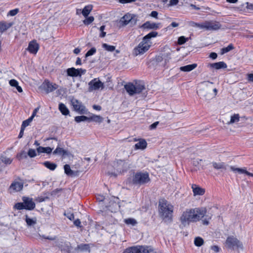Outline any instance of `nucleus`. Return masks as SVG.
Wrapping results in <instances>:
<instances>
[{"mask_svg": "<svg viewBox=\"0 0 253 253\" xmlns=\"http://www.w3.org/2000/svg\"><path fill=\"white\" fill-rule=\"evenodd\" d=\"M9 84L12 86L16 87L18 84V82L14 79L10 80L9 82Z\"/></svg>", "mask_w": 253, "mask_h": 253, "instance_id": "864d4df0", "label": "nucleus"}, {"mask_svg": "<svg viewBox=\"0 0 253 253\" xmlns=\"http://www.w3.org/2000/svg\"><path fill=\"white\" fill-rule=\"evenodd\" d=\"M96 51V49L95 47H92L90 49H89L85 54V58L90 56L91 55H93Z\"/></svg>", "mask_w": 253, "mask_h": 253, "instance_id": "49530a36", "label": "nucleus"}, {"mask_svg": "<svg viewBox=\"0 0 253 253\" xmlns=\"http://www.w3.org/2000/svg\"><path fill=\"white\" fill-rule=\"evenodd\" d=\"M131 164L128 161L118 160L114 162L113 167L118 173H123L127 171L130 168Z\"/></svg>", "mask_w": 253, "mask_h": 253, "instance_id": "0eeeda50", "label": "nucleus"}, {"mask_svg": "<svg viewBox=\"0 0 253 253\" xmlns=\"http://www.w3.org/2000/svg\"><path fill=\"white\" fill-rule=\"evenodd\" d=\"M0 161L5 165H9L12 163V160L4 156L0 157Z\"/></svg>", "mask_w": 253, "mask_h": 253, "instance_id": "f704fd0d", "label": "nucleus"}, {"mask_svg": "<svg viewBox=\"0 0 253 253\" xmlns=\"http://www.w3.org/2000/svg\"><path fill=\"white\" fill-rule=\"evenodd\" d=\"M158 13L156 11H152L150 14V16L152 17L158 19Z\"/></svg>", "mask_w": 253, "mask_h": 253, "instance_id": "bf43d9fd", "label": "nucleus"}, {"mask_svg": "<svg viewBox=\"0 0 253 253\" xmlns=\"http://www.w3.org/2000/svg\"><path fill=\"white\" fill-rule=\"evenodd\" d=\"M43 238L45 239H48L49 240H54L55 239V237H50V236H46L45 235L41 236Z\"/></svg>", "mask_w": 253, "mask_h": 253, "instance_id": "e2e57ef3", "label": "nucleus"}, {"mask_svg": "<svg viewBox=\"0 0 253 253\" xmlns=\"http://www.w3.org/2000/svg\"><path fill=\"white\" fill-rule=\"evenodd\" d=\"M92 9V6L91 5H88L85 6L83 9L82 13L83 16L85 17H87Z\"/></svg>", "mask_w": 253, "mask_h": 253, "instance_id": "c756f323", "label": "nucleus"}, {"mask_svg": "<svg viewBox=\"0 0 253 253\" xmlns=\"http://www.w3.org/2000/svg\"><path fill=\"white\" fill-rule=\"evenodd\" d=\"M88 85L89 90H97L100 88L102 89L104 87V84L97 78H95L90 81Z\"/></svg>", "mask_w": 253, "mask_h": 253, "instance_id": "9b49d317", "label": "nucleus"}, {"mask_svg": "<svg viewBox=\"0 0 253 253\" xmlns=\"http://www.w3.org/2000/svg\"><path fill=\"white\" fill-rule=\"evenodd\" d=\"M162 59H164V65H166L169 62V60L171 59L170 54V53H166L162 54Z\"/></svg>", "mask_w": 253, "mask_h": 253, "instance_id": "c9c22d12", "label": "nucleus"}, {"mask_svg": "<svg viewBox=\"0 0 253 253\" xmlns=\"http://www.w3.org/2000/svg\"><path fill=\"white\" fill-rule=\"evenodd\" d=\"M192 191L194 196L197 195H203L205 193V190L196 184H192Z\"/></svg>", "mask_w": 253, "mask_h": 253, "instance_id": "dca6fc26", "label": "nucleus"}, {"mask_svg": "<svg viewBox=\"0 0 253 253\" xmlns=\"http://www.w3.org/2000/svg\"><path fill=\"white\" fill-rule=\"evenodd\" d=\"M89 118L85 116H76L75 118V121L77 123H80L81 122H84L85 121L89 120Z\"/></svg>", "mask_w": 253, "mask_h": 253, "instance_id": "e433bc0d", "label": "nucleus"}, {"mask_svg": "<svg viewBox=\"0 0 253 253\" xmlns=\"http://www.w3.org/2000/svg\"><path fill=\"white\" fill-rule=\"evenodd\" d=\"M208 67L211 68H214L216 70L220 69H225L227 66L226 64L223 61H220L216 63H211L208 65Z\"/></svg>", "mask_w": 253, "mask_h": 253, "instance_id": "f3484780", "label": "nucleus"}, {"mask_svg": "<svg viewBox=\"0 0 253 253\" xmlns=\"http://www.w3.org/2000/svg\"><path fill=\"white\" fill-rule=\"evenodd\" d=\"M67 74L68 76L70 77H76L80 75L78 69H76L74 67L68 68L67 70Z\"/></svg>", "mask_w": 253, "mask_h": 253, "instance_id": "4be33fe9", "label": "nucleus"}, {"mask_svg": "<svg viewBox=\"0 0 253 253\" xmlns=\"http://www.w3.org/2000/svg\"><path fill=\"white\" fill-rule=\"evenodd\" d=\"M230 169L234 172H238L239 173H245L249 176L253 177V173L246 170L245 169L235 168L233 166L230 167Z\"/></svg>", "mask_w": 253, "mask_h": 253, "instance_id": "aec40b11", "label": "nucleus"}, {"mask_svg": "<svg viewBox=\"0 0 253 253\" xmlns=\"http://www.w3.org/2000/svg\"><path fill=\"white\" fill-rule=\"evenodd\" d=\"M79 71V73L80 74V75L79 76V77H81L82 75H84L86 72V70L83 69L82 68L78 69Z\"/></svg>", "mask_w": 253, "mask_h": 253, "instance_id": "680f3d73", "label": "nucleus"}, {"mask_svg": "<svg viewBox=\"0 0 253 253\" xmlns=\"http://www.w3.org/2000/svg\"><path fill=\"white\" fill-rule=\"evenodd\" d=\"M159 24L147 21L144 23L142 27L144 29H159Z\"/></svg>", "mask_w": 253, "mask_h": 253, "instance_id": "a211bd4d", "label": "nucleus"}, {"mask_svg": "<svg viewBox=\"0 0 253 253\" xmlns=\"http://www.w3.org/2000/svg\"><path fill=\"white\" fill-rule=\"evenodd\" d=\"M86 18L83 21V23L85 25H88L91 24L94 20L93 16H89L86 17Z\"/></svg>", "mask_w": 253, "mask_h": 253, "instance_id": "c03bdc74", "label": "nucleus"}, {"mask_svg": "<svg viewBox=\"0 0 253 253\" xmlns=\"http://www.w3.org/2000/svg\"><path fill=\"white\" fill-rule=\"evenodd\" d=\"M53 154H66V151L62 148L57 147L56 149L53 151Z\"/></svg>", "mask_w": 253, "mask_h": 253, "instance_id": "37998d69", "label": "nucleus"}, {"mask_svg": "<svg viewBox=\"0 0 253 253\" xmlns=\"http://www.w3.org/2000/svg\"><path fill=\"white\" fill-rule=\"evenodd\" d=\"M23 188V183L18 181H13L10 185L8 191L10 193L20 191Z\"/></svg>", "mask_w": 253, "mask_h": 253, "instance_id": "f8f14e48", "label": "nucleus"}, {"mask_svg": "<svg viewBox=\"0 0 253 253\" xmlns=\"http://www.w3.org/2000/svg\"><path fill=\"white\" fill-rule=\"evenodd\" d=\"M203 243L204 240L202 238L198 237L195 238L194 244L196 246L200 247L203 244Z\"/></svg>", "mask_w": 253, "mask_h": 253, "instance_id": "ea45409f", "label": "nucleus"}, {"mask_svg": "<svg viewBox=\"0 0 253 253\" xmlns=\"http://www.w3.org/2000/svg\"><path fill=\"white\" fill-rule=\"evenodd\" d=\"M76 250H79L81 251L87 252L88 253L90 252V247L88 244H81L80 245H78L76 248Z\"/></svg>", "mask_w": 253, "mask_h": 253, "instance_id": "a878e982", "label": "nucleus"}, {"mask_svg": "<svg viewBox=\"0 0 253 253\" xmlns=\"http://www.w3.org/2000/svg\"><path fill=\"white\" fill-rule=\"evenodd\" d=\"M89 118V120H92L93 121H94V122H97V123H101L103 121L102 117H101L100 116L95 115L92 116L90 118Z\"/></svg>", "mask_w": 253, "mask_h": 253, "instance_id": "58836bf2", "label": "nucleus"}, {"mask_svg": "<svg viewBox=\"0 0 253 253\" xmlns=\"http://www.w3.org/2000/svg\"><path fill=\"white\" fill-rule=\"evenodd\" d=\"M206 26H207L206 21H205V22L202 23H198L197 27H199V28H200L201 29L206 30Z\"/></svg>", "mask_w": 253, "mask_h": 253, "instance_id": "5fc2aeb1", "label": "nucleus"}, {"mask_svg": "<svg viewBox=\"0 0 253 253\" xmlns=\"http://www.w3.org/2000/svg\"><path fill=\"white\" fill-rule=\"evenodd\" d=\"M206 212V209L203 208L186 209L179 217L180 226L186 227L191 222L200 221L205 216Z\"/></svg>", "mask_w": 253, "mask_h": 253, "instance_id": "f257e3e1", "label": "nucleus"}, {"mask_svg": "<svg viewBox=\"0 0 253 253\" xmlns=\"http://www.w3.org/2000/svg\"><path fill=\"white\" fill-rule=\"evenodd\" d=\"M158 124H159L158 122H156L152 124L150 126V128L151 129H154V128H155L157 127V125H158Z\"/></svg>", "mask_w": 253, "mask_h": 253, "instance_id": "338daca9", "label": "nucleus"}, {"mask_svg": "<svg viewBox=\"0 0 253 253\" xmlns=\"http://www.w3.org/2000/svg\"><path fill=\"white\" fill-rule=\"evenodd\" d=\"M217 55L215 52H211L210 54V57L212 59H215L217 58Z\"/></svg>", "mask_w": 253, "mask_h": 253, "instance_id": "0e129e2a", "label": "nucleus"}, {"mask_svg": "<svg viewBox=\"0 0 253 253\" xmlns=\"http://www.w3.org/2000/svg\"><path fill=\"white\" fill-rule=\"evenodd\" d=\"M102 47L106 50L108 51L112 52L115 50V46L113 45H108L107 43H103Z\"/></svg>", "mask_w": 253, "mask_h": 253, "instance_id": "a19ab883", "label": "nucleus"}, {"mask_svg": "<svg viewBox=\"0 0 253 253\" xmlns=\"http://www.w3.org/2000/svg\"><path fill=\"white\" fill-rule=\"evenodd\" d=\"M71 103L74 110L79 113L84 114L86 112L85 107L82 104V103L76 99H72Z\"/></svg>", "mask_w": 253, "mask_h": 253, "instance_id": "9d476101", "label": "nucleus"}, {"mask_svg": "<svg viewBox=\"0 0 253 253\" xmlns=\"http://www.w3.org/2000/svg\"><path fill=\"white\" fill-rule=\"evenodd\" d=\"M144 253H157L151 246H145Z\"/></svg>", "mask_w": 253, "mask_h": 253, "instance_id": "09e8293b", "label": "nucleus"}, {"mask_svg": "<svg viewBox=\"0 0 253 253\" xmlns=\"http://www.w3.org/2000/svg\"><path fill=\"white\" fill-rule=\"evenodd\" d=\"M212 167L215 169L219 170V169H224L226 170L227 169V165H225V164L223 162H212L211 163Z\"/></svg>", "mask_w": 253, "mask_h": 253, "instance_id": "b1692460", "label": "nucleus"}, {"mask_svg": "<svg viewBox=\"0 0 253 253\" xmlns=\"http://www.w3.org/2000/svg\"><path fill=\"white\" fill-rule=\"evenodd\" d=\"M135 15L127 13L125 14L120 20V23L123 26H125L131 23L135 24L136 22V18Z\"/></svg>", "mask_w": 253, "mask_h": 253, "instance_id": "1a4fd4ad", "label": "nucleus"}, {"mask_svg": "<svg viewBox=\"0 0 253 253\" xmlns=\"http://www.w3.org/2000/svg\"><path fill=\"white\" fill-rule=\"evenodd\" d=\"M150 181L149 173L147 172H136L134 173L129 182L135 186H141L148 183Z\"/></svg>", "mask_w": 253, "mask_h": 253, "instance_id": "7ed1b4c3", "label": "nucleus"}, {"mask_svg": "<svg viewBox=\"0 0 253 253\" xmlns=\"http://www.w3.org/2000/svg\"><path fill=\"white\" fill-rule=\"evenodd\" d=\"M19 10L18 8H15L12 10H10L7 16H14L16 15L19 12Z\"/></svg>", "mask_w": 253, "mask_h": 253, "instance_id": "de8ad7c7", "label": "nucleus"}, {"mask_svg": "<svg viewBox=\"0 0 253 253\" xmlns=\"http://www.w3.org/2000/svg\"><path fill=\"white\" fill-rule=\"evenodd\" d=\"M247 8L249 9L253 10V3H247Z\"/></svg>", "mask_w": 253, "mask_h": 253, "instance_id": "774afa93", "label": "nucleus"}, {"mask_svg": "<svg viewBox=\"0 0 253 253\" xmlns=\"http://www.w3.org/2000/svg\"><path fill=\"white\" fill-rule=\"evenodd\" d=\"M240 120V116L238 114H235L231 117L230 121L227 123V124H232L235 123H237Z\"/></svg>", "mask_w": 253, "mask_h": 253, "instance_id": "473e14b6", "label": "nucleus"}, {"mask_svg": "<svg viewBox=\"0 0 253 253\" xmlns=\"http://www.w3.org/2000/svg\"><path fill=\"white\" fill-rule=\"evenodd\" d=\"M136 0H119V2L121 3H127L135 1Z\"/></svg>", "mask_w": 253, "mask_h": 253, "instance_id": "13d9d810", "label": "nucleus"}, {"mask_svg": "<svg viewBox=\"0 0 253 253\" xmlns=\"http://www.w3.org/2000/svg\"><path fill=\"white\" fill-rule=\"evenodd\" d=\"M46 88L45 89L47 93L52 92L58 88V85L56 84H52L48 81H45Z\"/></svg>", "mask_w": 253, "mask_h": 253, "instance_id": "6ab92c4d", "label": "nucleus"}, {"mask_svg": "<svg viewBox=\"0 0 253 253\" xmlns=\"http://www.w3.org/2000/svg\"><path fill=\"white\" fill-rule=\"evenodd\" d=\"M25 220L28 226H34L36 224L37 219L36 217L30 218L28 215H25Z\"/></svg>", "mask_w": 253, "mask_h": 253, "instance_id": "412c9836", "label": "nucleus"}, {"mask_svg": "<svg viewBox=\"0 0 253 253\" xmlns=\"http://www.w3.org/2000/svg\"><path fill=\"white\" fill-rule=\"evenodd\" d=\"M211 249L215 253H218L219 251V248L217 246H211Z\"/></svg>", "mask_w": 253, "mask_h": 253, "instance_id": "4d7b16f0", "label": "nucleus"}, {"mask_svg": "<svg viewBox=\"0 0 253 253\" xmlns=\"http://www.w3.org/2000/svg\"><path fill=\"white\" fill-rule=\"evenodd\" d=\"M43 165L47 169L51 170H54L57 167V165L53 163H51L49 161L44 162Z\"/></svg>", "mask_w": 253, "mask_h": 253, "instance_id": "7c9ffc66", "label": "nucleus"}, {"mask_svg": "<svg viewBox=\"0 0 253 253\" xmlns=\"http://www.w3.org/2000/svg\"><path fill=\"white\" fill-rule=\"evenodd\" d=\"M59 110L63 115L66 116L69 114V109L66 105L62 103H60L59 104Z\"/></svg>", "mask_w": 253, "mask_h": 253, "instance_id": "bb28decb", "label": "nucleus"}, {"mask_svg": "<svg viewBox=\"0 0 253 253\" xmlns=\"http://www.w3.org/2000/svg\"><path fill=\"white\" fill-rule=\"evenodd\" d=\"M74 224L76 226L81 227V222L80 219H79L75 220L74 222Z\"/></svg>", "mask_w": 253, "mask_h": 253, "instance_id": "052dcab7", "label": "nucleus"}, {"mask_svg": "<svg viewBox=\"0 0 253 253\" xmlns=\"http://www.w3.org/2000/svg\"><path fill=\"white\" fill-rule=\"evenodd\" d=\"M150 42H146L143 40L133 50V54L135 56L143 54L149 50L151 46Z\"/></svg>", "mask_w": 253, "mask_h": 253, "instance_id": "6e6552de", "label": "nucleus"}, {"mask_svg": "<svg viewBox=\"0 0 253 253\" xmlns=\"http://www.w3.org/2000/svg\"><path fill=\"white\" fill-rule=\"evenodd\" d=\"M147 142L144 139H142L135 144V147L136 149H144L147 146Z\"/></svg>", "mask_w": 253, "mask_h": 253, "instance_id": "cd10ccee", "label": "nucleus"}, {"mask_svg": "<svg viewBox=\"0 0 253 253\" xmlns=\"http://www.w3.org/2000/svg\"><path fill=\"white\" fill-rule=\"evenodd\" d=\"M225 246L233 250H243V246L242 243L236 237L229 236L227 237L225 241Z\"/></svg>", "mask_w": 253, "mask_h": 253, "instance_id": "39448f33", "label": "nucleus"}, {"mask_svg": "<svg viewBox=\"0 0 253 253\" xmlns=\"http://www.w3.org/2000/svg\"><path fill=\"white\" fill-rule=\"evenodd\" d=\"M145 246H136L126 248L123 253H144Z\"/></svg>", "mask_w": 253, "mask_h": 253, "instance_id": "ddd939ff", "label": "nucleus"}, {"mask_svg": "<svg viewBox=\"0 0 253 253\" xmlns=\"http://www.w3.org/2000/svg\"><path fill=\"white\" fill-rule=\"evenodd\" d=\"M12 23H7L4 21L0 22V33H2L12 26Z\"/></svg>", "mask_w": 253, "mask_h": 253, "instance_id": "5701e85b", "label": "nucleus"}, {"mask_svg": "<svg viewBox=\"0 0 253 253\" xmlns=\"http://www.w3.org/2000/svg\"><path fill=\"white\" fill-rule=\"evenodd\" d=\"M28 156L31 158L35 157L36 156V152L34 149H30L28 152Z\"/></svg>", "mask_w": 253, "mask_h": 253, "instance_id": "3c124183", "label": "nucleus"}, {"mask_svg": "<svg viewBox=\"0 0 253 253\" xmlns=\"http://www.w3.org/2000/svg\"><path fill=\"white\" fill-rule=\"evenodd\" d=\"M22 200L23 203H16L14 205V208L18 210L25 209L29 211L33 210L35 208L36 204L32 198L23 197Z\"/></svg>", "mask_w": 253, "mask_h": 253, "instance_id": "20e7f679", "label": "nucleus"}, {"mask_svg": "<svg viewBox=\"0 0 253 253\" xmlns=\"http://www.w3.org/2000/svg\"><path fill=\"white\" fill-rule=\"evenodd\" d=\"M188 40L187 38H185L184 36H181L178 38V43L179 44H183L185 43Z\"/></svg>", "mask_w": 253, "mask_h": 253, "instance_id": "8fccbe9b", "label": "nucleus"}, {"mask_svg": "<svg viewBox=\"0 0 253 253\" xmlns=\"http://www.w3.org/2000/svg\"><path fill=\"white\" fill-rule=\"evenodd\" d=\"M206 30L214 31L219 29L221 25L219 22L215 21H206Z\"/></svg>", "mask_w": 253, "mask_h": 253, "instance_id": "4468645a", "label": "nucleus"}, {"mask_svg": "<svg viewBox=\"0 0 253 253\" xmlns=\"http://www.w3.org/2000/svg\"><path fill=\"white\" fill-rule=\"evenodd\" d=\"M248 80L249 82H253V74H249L248 75Z\"/></svg>", "mask_w": 253, "mask_h": 253, "instance_id": "69168bd1", "label": "nucleus"}, {"mask_svg": "<svg viewBox=\"0 0 253 253\" xmlns=\"http://www.w3.org/2000/svg\"><path fill=\"white\" fill-rule=\"evenodd\" d=\"M178 0H170L169 2V6H173L176 5L178 3Z\"/></svg>", "mask_w": 253, "mask_h": 253, "instance_id": "6e6d98bb", "label": "nucleus"}, {"mask_svg": "<svg viewBox=\"0 0 253 253\" xmlns=\"http://www.w3.org/2000/svg\"><path fill=\"white\" fill-rule=\"evenodd\" d=\"M125 88L127 92L132 96L141 92L145 89V86L141 84L136 83L135 84H133L132 83H128L125 85Z\"/></svg>", "mask_w": 253, "mask_h": 253, "instance_id": "423d86ee", "label": "nucleus"}, {"mask_svg": "<svg viewBox=\"0 0 253 253\" xmlns=\"http://www.w3.org/2000/svg\"><path fill=\"white\" fill-rule=\"evenodd\" d=\"M65 173L68 176H72L74 174V171L71 169L69 165H65L64 167Z\"/></svg>", "mask_w": 253, "mask_h": 253, "instance_id": "72a5a7b5", "label": "nucleus"}, {"mask_svg": "<svg viewBox=\"0 0 253 253\" xmlns=\"http://www.w3.org/2000/svg\"><path fill=\"white\" fill-rule=\"evenodd\" d=\"M39 48V44L35 41H33L29 42L27 50L31 53L36 54Z\"/></svg>", "mask_w": 253, "mask_h": 253, "instance_id": "2eb2a0df", "label": "nucleus"}, {"mask_svg": "<svg viewBox=\"0 0 253 253\" xmlns=\"http://www.w3.org/2000/svg\"><path fill=\"white\" fill-rule=\"evenodd\" d=\"M233 48L234 47L232 44H229L227 47L222 48L221 49V54L222 55L230 51V50L233 49Z\"/></svg>", "mask_w": 253, "mask_h": 253, "instance_id": "4c0bfd02", "label": "nucleus"}, {"mask_svg": "<svg viewBox=\"0 0 253 253\" xmlns=\"http://www.w3.org/2000/svg\"><path fill=\"white\" fill-rule=\"evenodd\" d=\"M197 66V64L196 63L187 65L184 66L180 67V70L182 72H190L196 68Z\"/></svg>", "mask_w": 253, "mask_h": 253, "instance_id": "393cba45", "label": "nucleus"}, {"mask_svg": "<svg viewBox=\"0 0 253 253\" xmlns=\"http://www.w3.org/2000/svg\"><path fill=\"white\" fill-rule=\"evenodd\" d=\"M32 120H33V119L30 117L28 119L22 122V124L21 125V127L25 129L26 127H27L30 125V124L31 123V122L32 121Z\"/></svg>", "mask_w": 253, "mask_h": 253, "instance_id": "79ce46f5", "label": "nucleus"}, {"mask_svg": "<svg viewBox=\"0 0 253 253\" xmlns=\"http://www.w3.org/2000/svg\"><path fill=\"white\" fill-rule=\"evenodd\" d=\"M159 213L161 218L165 222L170 223L172 221L174 207L165 199L159 201Z\"/></svg>", "mask_w": 253, "mask_h": 253, "instance_id": "f03ea898", "label": "nucleus"}, {"mask_svg": "<svg viewBox=\"0 0 253 253\" xmlns=\"http://www.w3.org/2000/svg\"><path fill=\"white\" fill-rule=\"evenodd\" d=\"M158 33L157 32L152 31L144 36L143 40H145L146 42H150L149 39L152 38L156 37Z\"/></svg>", "mask_w": 253, "mask_h": 253, "instance_id": "2f4dec72", "label": "nucleus"}, {"mask_svg": "<svg viewBox=\"0 0 253 253\" xmlns=\"http://www.w3.org/2000/svg\"><path fill=\"white\" fill-rule=\"evenodd\" d=\"M125 222L128 225H134L136 224V221L133 218H127L125 220Z\"/></svg>", "mask_w": 253, "mask_h": 253, "instance_id": "a18cd8bd", "label": "nucleus"}, {"mask_svg": "<svg viewBox=\"0 0 253 253\" xmlns=\"http://www.w3.org/2000/svg\"><path fill=\"white\" fill-rule=\"evenodd\" d=\"M37 150L39 153H45L46 154H50L52 152L53 148H51L49 147H43L40 146Z\"/></svg>", "mask_w": 253, "mask_h": 253, "instance_id": "c85d7f7f", "label": "nucleus"}, {"mask_svg": "<svg viewBox=\"0 0 253 253\" xmlns=\"http://www.w3.org/2000/svg\"><path fill=\"white\" fill-rule=\"evenodd\" d=\"M27 157L26 153L24 151L21 152L17 155V158L19 160H21L23 158H26Z\"/></svg>", "mask_w": 253, "mask_h": 253, "instance_id": "603ef678", "label": "nucleus"}]
</instances>
